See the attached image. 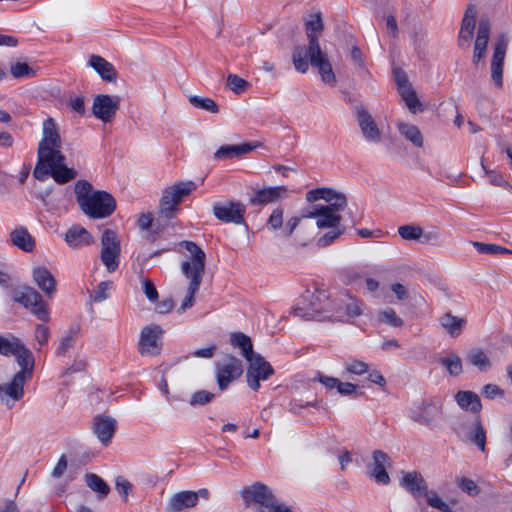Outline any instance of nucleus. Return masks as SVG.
Instances as JSON below:
<instances>
[{
	"mask_svg": "<svg viewBox=\"0 0 512 512\" xmlns=\"http://www.w3.org/2000/svg\"><path fill=\"white\" fill-rule=\"evenodd\" d=\"M62 140L52 118L43 122L42 139L38 144L37 163L33 176L44 181L51 176L58 184H65L77 176L73 168L66 165V157L62 153Z\"/></svg>",
	"mask_w": 512,
	"mask_h": 512,
	"instance_id": "obj_1",
	"label": "nucleus"
},
{
	"mask_svg": "<svg viewBox=\"0 0 512 512\" xmlns=\"http://www.w3.org/2000/svg\"><path fill=\"white\" fill-rule=\"evenodd\" d=\"M75 195L81 210L90 218L101 219L110 216L116 209L114 197L106 191H93L86 180L75 185Z\"/></svg>",
	"mask_w": 512,
	"mask_h": 512,
	"instance_id": "obj_2",
	"label": "nucleus"
},
{
	"mask_svg": "<svg viewBox=\"0 0 512 512\" xmlns=\"http://www.w3.org/2000/svg\"><path fill=\"white\" fill-rule=\"evenodd\" d=\"M180 245L191 255L190 260L183 261L181 271L190 280L187 295L182 301L180 310L185 311L194 305V296L198 292L205 273V252L193 241L184 240Z\"/></svg>",
	"mask_w": 512,
	"mask_h": 512,
	"instance_id": "obj_3",
	"label": "nucleus"
},
{
	"mask_svg": "<svg viewBox=\"0 0 512 512\" xmlns=\"http://www.w3.org/2000/svg\"><path fill=\"white\" fill-rule=\"evenodd\" d=\"M293 64L297 71L301 73L307 72L309 62L316 67L321 75L324 83L333 85L335 83V75L327 55L322 51L320 45L315 42L311 49L304 46H296L292 54Z\"/></svg>",
	"mask_w": 512,
	"mask_h": 512,
	"instance_id": "obj_4",
	"label": "nucleus"
},
{
	"mask_svg": "<svg viewBox=\"0 0 512 512\" xmlns=\"http://www.w3.org/2000/svg\"><path fill=\"white\" fill-rule=\"evenodd\" d=\"M242 498L249 504L258 505L257 512H292L288 507L278 503L271 489L260 482L244 488L241 491Z\"/></svg>",
	"mask_w": 512,
	"mask_h": 512,
	"instance_id": "obj_5",
	"label": "nucleus"
},
{
	"mask_svg": "<svg viewBox=\"0 0 512 512\" xmlns=\"http://www.w3.org/2000/svg\"><path fill=\"white\" fill-rule=\"evenodd\" d=\"M329 295L324 289L306 290L294 308V315L304 320H321Z\"/></svg>",
	"mask_w": 512,
	"mask_h": 512,
	"instance_id": "obj_6",
	"label": "nucleus"
},
{
	"mask_svg": "<svg viewBox=\"0 0 512 512\" xmlns=\"http://www.w3.org/2000/svg\"><path fill=\"white\" fill-rule=\"evenodd\" d=\"M195 188L196 185L192 181L179 182L167 187L160 199V214L168 219L172 218L183 197L189 195Z\"/></svg>",
	"mask_w": 512,
	"mask_h": 512,
	"instance_id": "obj_7",
	"label": "nucleus"
},
{
	"mask_svg": "<svg viewBox=\"0 0 512 512\" xmlns=\"http://www.w3.org/2000/svg\"><path fill=\"white\" fill-rule=\"evenodd\" d=\"M100 259L109 273L117 270L120 263V241L117 233L111 229H105L101 236Z\"/></svg>",
	"mask_w": 512,
	"mask_h": 512,
	"instance_id": "obj_8",
	"label": "nucleus"
},
{
	"mask_svg": "<svg viewBox=\"0 0 512 512\" xmlns=\"http://www.w3.org/2000/svg\"><path fill=\"white\" fill-rule=\"evenodd\" d=\"M163 330L158 325H149L143 328L138 343V351L142 356H157L162 349Z\"/></svg>",
	"mask_w": 512,
	"mask_h": 512,
	"instance_id": "obj_9",
	"label": "nucleus"
},
{
	"mask_svg": "<svg viewBox=\"0 0 512 512\" xmlns=\"http://www.w3.org/2000/svg\"><path fill=\"white\" fill-rule=\"evenodd\" d=\"M249 367L247 369L248 386L257 391L260 387V380H267L273 373L274 369L260 354H256L247 360Z\"/></svg>",
	"mask_w": 512,
	"mask_h": 512,
	"instance_id": "obj_10",
	"label": "nucleus"
},
{
	"mask_svg": "<svg viewBox=\"0 0 512 512\" xmlns=\"http://www.w3.org/2000/svg\"><path fill=\"white\" fill-rule=\"evenodd\" d=\"M306 199L309 202H314L320 199L325 200L327 204L323 206L338 214H340V212L347 206L346 196L343 193L336 192L330 188L323 187L310 190L306 194Z\"/></svg>",
	"mask_w": 512,
	"mask_h": 512,
	"instance_id": "obj_11",
	"label": "nucleus"
},
{
	"mask_svg": "<svg viewBox=\"0 0 512 512\" xmlns=\"http://www.w3.org/2000/svg\"><path fill=\"white\" fill-rule=\"evenodd\" d=\"M509 38L505 34H501L495 43L493 56L491 59V78L498 88L503 87V66Z\"/></svg>",
	"mask_w": 512,
	"mask_h": 512,
	"instance_id": "obj_12",
	"label": "nucleus"
},
{
	"mask_svg": "<svg viewBox=\"0 0 512 512\" xmlns=\"http://www.w3.org/2000/svg\"><path fill=\"white\" fill-rule=\"evenodd\" d=\"M443 414V401L439 397H431L430 401L423 402L420 410H413L411 412V418L425 425L434 426L436 420L439 419Z\"/></svg>",
	"mask_w": 512,
	"mask_h": 512,
	"instance_id": "obj_13",
	"label": "nucleus"
},
{
	"mask_svg": "<svg viewBox=\"0 0 512 512\" xmlns=\"http://www.w3.org/2000/svg\"><path fill=\"white\" fill-rule=\"evenodd\" d=\"M120 105V98L107 94H100L94 98L93 115L104 123L112 121Z\"/></svg>",
	"mask_w": 512,
	"mask_h": 512,
	"instance_id": "obj_14",
	"label": "nucleus"
},
{
	"mask_svg": "<svg viewBox=\"0 0 512 512\" xmlns=\"http://www.w3.org/2000/svg\"><path fill=\"white\" fill-rule=\"evenodd\" d=\"M29 381L14 375L12 379L5 384L0 385V401L8 409H12L15 403L20 401L24 396V386Z\"/></svg>",
	"mask_w": 512,
	"mask_h": 512,
	"instance_id": "obj_15",
	"label": "nucleus"
},
{
	"mask_svg": "<svg viewBox=\"0 0 512 512\" xmlns=\"http://www.w3.org/2000/svg\"><path fill=\"white\" fill-rule=\"evenodd\" d=\"M372 463L367 467L368 475L380 485H387L390 477L386 471L391 466V458L382 450H375L372 453Z\"/></svg>",
	"mask_w": 512,
	"mask_h": 512,
	"instance_id": "obj_16",
	"label": "nucleus"
},
{
	"mask_svg": "<svg viewBox=\"0 0 512 512\" xmlns=\"http://www.w3.org/2000/svg\"><path fill=\"white\" fill-rule=\"evenodd\" d=\"M246 207L241 202L216 203L213 206L214 216L226 223L242 224Z\"/></svg>",
	"mask_w": 512,
	"mask_h": 512,
	"instance_id": "obj_17",
	"label": "nucleus"
},
{
	"mask_svg": "<svg viewBox=\"0 0 512 512\" xmlns=\"http://www.w3.org/2000/svg\"><path fill=\"white\" fill-rule=\"evenodd\" d=\"M242 372V362L235 357H229L226 361L218 363L216 377L219 389L225 390Z\"/></svg>",
	"mask_w": 512,
	"mask_h": 512,
	"instance_id": "obj_18",
	"label": "nucleus"
},
{
	"mask_svg": "<svg viewBox=\"0 0 512 512\" xmlns=\"http://www.w3.org/2000/svg\"><path fill=\"white\" fill-rule=\"evenodd\" d=\"M302 218L316 219V225L319 229L338 228L341 221L340 214L325 208L321 204L313 205L311 209L306 210L302 214Z\"/></svg>",
	"mask_w": 512,
	"mask_h": 512,
	"instance_id": "obj_19",
	"label": "nucleus"
},
{
	"mask_svg": "<svg viewBox=\"0 0 512 512\" xmlns=\"http://www.w3.org/2000/svg\"><path fill=\"white\" fill-rule=\"evenodd\" d=\"M336 312L342 321H349L364 313V303L349 294H343L336 302Z\"/></svg>",
	"mask_w": 512,
	"mask_h": 512,
	"instance_id": "obj_20",
	"label": "nucleus"
},
{
	"mask_svg": "<svg viewBox=\"0 0 512 512\" xmlns=\"http://www.w3.org/2000/svg\"><path fill=\"white\" fill-rule=\"evenodd\" d=\"M356 118L364 138L369 142H380L381 132L371 114L364 107H357Z\"/></svg>",
	"mask_w": 512,
	"mask_h": 512,
	"instance_id": "obj_21",
	"label": "nucleus"
},
{
	"mask_svg": "<svg viewBox=\"0 0 512 512\" xmlns=\"http://www.w3.org/2000/svg\"><path fill=\"white\" fill-rule=\"evenodd\" d=\"M490 36V23L488 20H480L477 29V36L474 43L473 63L477 65L482 62L486 55L487 45Z\"/></svg>",
	"mask_w": 512,
	"mask_h": 512,
	"instance_id": "obj_22",
	"label": "nucleus"
},
{
	"mask_svg": "<svg viewBox=\"0 0 512 512\" xmlns=\"http://www.w3.org/2000/svg\"><path fill=\"white\" fill-rule=\"evenodd\" d=\"M32 278L40 290L48 298H52L56 293L57 282L48 268L45 266H36L32 270Z\"/></svg>",
	"mask_w": 512,
	"mask_h": 512,
	"instance_id": "obj_23",
	"label": "nucleus"
},
{
	"mask_svg": "<svg viewBox=\"0 0 512 512\" xmlns=\"http://www.w3.org/2000/svg\"><path fill=\"white\" fill-rule=\"evenodd\" d=\"M93 431L103 445H108L116 431V420L110 416L94 418Z\"/></svg>",
	"mask_w": 512,
	"mask_h": 512,
	"instance_id": "obj_24",
	"label": "nucleus"
},
{
	"mask_svg": "<svg viewBox=\"0 0 512 512\" xmlns=\"http://www.w3.org/2000/svg\"><path fill=\"white\" fill-rule=\"evenodd\" d=\"M476 13L477 11L475 6L469 5L462 20L458 37V45L461 48H468L470 46L475 29Z\"/></svg>",
	"mask_w": 512,
	"mask_h": 512,
	"instance_id": "obj_25",
	"label": "nucleus"
},
{
	"mask_svg": "<svg viewBox=\"0 0 512 512\" xmlns=\"http://www.w3.org/2000/svg\"><path fill=\"white\" fill-rule=\"evenodd\" d=\"M400 485L409 491L415 498L421 497L427 492V483L418 472H408L403 475Z\"/></svg>",
	"mask_w": 512,
	"mask_h": 512,
	"instance_id": "obj_26",
	"label": "nucleus"
},
{
	"mask_svg": "<svg viewBox=\"0 0 512 512\" xmlns=\"http://www.w3.org/2000/svg\"><path fill=\"white\" fill-rule=\"evenodd\" d=\"M14 357L20 368V370L14 375H19L21 378L30 381L33 377V371L35 367V359L33 353L27 347H25V345H23V347L14 355Z\"/></svg>",
	"mask_w": 512,
	"mask_h": 512,
	"instance_id": "obj_27",
	"label": "nucleus"
},
{
	"mask_svg": "<svg viewBox=\"0 0 512 512\" xmlns=\"http://www.w3.org/2000/svg\"><path fill=\"white\" fill-rule=\"evenodd\" d=\"M65 241L71 248H81L89 246L94 242V239L89 231L85 228L74 225L70 227L65 234Z\"/></svg>",
	"mask_w": 512,
	"mask_h": 512,
	"instance_id": "obj_28",
	"label": "nucleus"
},
{
	"mask_svg": "<svg viewBox=\"0 0 512 512\" xmlns=\"http://www.w3.org/2000/svg\"><path fill=\"white\" fill-rule=\"evenodd\" d=\"M287 191L285 186H273L256 190L254 196L250 199L253 205H266L276 202Z\"/></svg>",
	"mask_w": 512,
	"mask_h": 512,
	"instance_id": "obj_29",
	"label": "nucleus"
},
{
	"mask_svg": "<svg viewBox=\"0 0 512 512\" xmlns=\"http://www.w3.org/2000/svg\"><path fill=\"white\" fill-rule=\"evenodd\" d=\"M254 149L249 143L222 145L214 153V158L217 160H227L240 157L251 152Z\"/></svg>",
	"mask_w": 512,
	"mask_h": 512,
	"instance_id": "obj_30",
	"label": "nucleus"
},
{
	"mask_svg": "<svg viewBox=\"0 0 512 512\" xmlns=\"http://www.w3.org/2000/svg\"><path fill=\"white\" fill-rule=\"evenodd\" d=\"M196 505L194 491L186 490L174 494L169 500L167 509L171 512H179L184 508H192Z\"/></svg>",
	"mask_w": 512,
	"mask_h": 512,
	"instance_id": "obj_31",
	"label": "nucleus"
},
{
	"mask_svg": "<svg viewBox=\"0 0 512 512\" xmlns=\"http://www.w3.org/2000/svg\"><path fill=\"white\" fill-rule=\"evenodd\" d=\"M91 66L104 81L112 82L117 78L115 68L106 59L98 55H92L89 59Z\"/></svg>",
	"mask_w": 512,
	"mask_h": 512,
	"instance_id": "obj_32",
	"label": "nucleus"
},
{
	"mask_svg": "<svg viewBox=\"0 0 512 512\" xmlns=\"http://www.w3.org/2000/svg\"><path fill=\"white\" fill-rule=\"evenodd\" d=\"M455 400L461 409L472 413H478L482 408L479 396L472 391H458L455 395Z\"/></svg>",
	"mask_w": 512,
	"mask_h": 512,
	"instance_id": "obj_33",
	"label": "nucleus"
},
{
	"mask_svg": "<svg viewBox=\"0 0 512 512\" xmlns=\"http://www.w3.org/2000/svg\"><path fill=\"white\" fill-rule=\"evenodd\" d=\"M10 239L13 245L25 252H32L35 247L34 238L23 226L15 228L10 233Z\"/></svg>",
	"mask_w": 512,
	"mask_h": 512,
	"instance_id": "obj_34",
	"label": "nucleus"
},
{
	"mask_svg": "<svg viewBox=\"0 0 512 512\" xmlns=\"http://www.w3.org/2000/svg\"><path fill=\"white\" fill-rule=\"evenodd\" d=\"M441 327L451 336L458 337L466 324V320L446 312L439 318Z\"/></svg>",
	"mask_w": 512,
	"mask_h": 512,
	"instance_id": "obj_35",
	"label": "nucleus"
},
{
	"mask_svg": "<svg viewBox=\"0 0 512 512\" xmlns=\"http://www.w3.org/2000/svg\"><path fill=\"white\" fill-rule=\"evenodd\" d=\"M305 26L306 35L309 41L308 47L306 49H311L313 42L319 45V40L316 33H320L324 28L321 13H316L313 15L311 19L306 22Z\"/></svg>",
	"mask_w": 512,
	"mask_h": 512,
	"instance_id": "obj_36",
	"label": "nucleus"
},
{
	"mask_svg": "<svg viewBox=\"0 0 512 512\" xmlns=\"http://www.w3.org/2000/svg\"><path fill=\"white\" fill-rule=\"evenodd\" d=\"M399 132L406 140L410 141L416 147L423 146V136L416 125L410 123H398L397 125Z\"/></svg>",
	"mask_w": 512,
	"mask_h": 512,
	"instance_id": "obj_37",
	"label": "nucleus"
},
{
	"mask_svg": "<svg viewBox=\"0 0 512 512\" xmlns=\"http://www.w3.org/2000/svg\"><path fill=\"white\" fill-rule=\"evenodd\" d=\"M86 485L94 492L98 494L100 499L105 498L109 492L110 488L107 483L97 474L87 473L85 475Z\"/></svg>",
	"mask_w": 512,
	"mask_h": 512,
	"instance_id": "obj_38",
	"label": "nucleus"
},
{
	"mask_svg": "<svg viewBox=\"0 0 512 512\" xmlns=\"http://www.w3.org/2000/svg\"><path fill=\"white\" fill-rule=\"evenodd\" d=\"M78 337V332L76 329L68 330L60 339L59 345L55 351L57 357L66 356L71 349H73L75 342Z\"/></svg>",
	"mask_w": 512,
	"mask_h": 512,
	"instance_id": "obj_39",
	"label": "nucleus"
},
{
	"mask_svg": "<svg viewBox=\"0 0 512 512\" xmlns=\"http://www.w3.org/2000/svg\"><path fill=\"white\" fill-rule=\"evenodd\" d=\"M231 344L234 347H239L242 350V355L245 357L246 360L256 355V353L253 352L251 339L243 333L232 334Z\"/></svg>",
	"mask_w": 512,
	"mask_h": 512,
	"instance_id": "obj_40",
	"label": "nucleus"
},
{
	"mask_svg": "<svg viewBox=\"0 0 512 512\" xmlns=\"http://www.w3.org/2000/svg\"><path fill=\"white\" fill-rule=\"evenodd\" d=\"M467 358L469 362L480 371H486L491 367L488 356L481 349H471L467 354Z\"/></svg>",
	"mask_w": 512,
	"mask_h": 512,
	"instance_id": "obj_41",
	"label": "nucleus"
},
{
	"mask_svg": "<svg viewBox=\"0 0 512 512\" xmlns=\"http://www.w3.org/2000/svg\"><path fill=\"white\" fill-rule=\"evenodd\" d=\"M23 343L15 337L6 338L0 336V353L5 356H14L23 347Z\"/></svg>",
	"mask_w": 512,
	"mask_h": 512,
	"instance_id": "obj_42",
	"label": "nucleus"
},
{
	"mask_svg": "<svg viewBox=\"0 0 512 512\" xmlns=\"http://www.w3.org/2000/svg\"><path fill=\"white\" fill-rule=\"evenodd\" d=\"M189 102L196 108L208 111L210 113H218L219 107L216 102L209 97H201V96H190Z\"/></svg>",
	"mask_w": 512,
	"mask_h": 512,
	"instance_id": "obj_43",
	"label": "nucleus"
},
{
	"mask_svg": "<svg viewBox=\"0 0 512 512\" xmlns=\"http://www.w3.org/2000/svg\"><path fill=\"white\" fill-rule=\"evenodd\" d=\"M41 298V294L34 288L24 287L20 292L17 293L15 300L26 307L35 301H40Z\"/></svg>",
	"mask_w": 512,
	"mask_h": 512,
	"instance_id": "obj_44",
	"label": "nucleus"
},
{
	"mask_svg": "<svg viewBox=\"0 0 512 512\" xmlns=\"http://www.w3.org/2000/svg\"><path fill=\"white\" fill-rule=\"evenodd\" d=\"M10 73L16 78H31L36 75V71L27 63L16 61L10 65Z\"/></svg>",
	"mask_w": 512,
	"mask_h": 512,
	"instance_id": "obj_45",
	"label": "nucleus"
},
{
	"mask_svg": "<svg viewBox=\"0 0 512 512\" xmlns=\"http://www.w3.org/2000/svg\"><path fill=\"white\" fill-rule=\"evenodd\" d=\"M469 440L474 443L482 452L485 451L486 432L479 420L475 422L474 431L469 434Z\"/></svg>",
	"mask_w": 512,
	"mask_h": 512,
	"instance_id": "obj_46",
	"label": "nucleus"
},
{
	"mask_svg": "<svg viewBox=\"0 0 512 512\" xmlns=\"http://www.w3.org/2000/svg\"><path fill=\"white\" fill-rule=\"evenodd\" d=\"M441 364L452 376H458L462 372V361L457 354L451 353L449 356L441 360Z\"/></svg>",
	"mask_w": 512,
	"mask_h": 512,
	"instance_id": "obj_47",
	"label": "nucleus"
},
{
	"mask_svg": "<svg viewBox=\"0 0 512 512\" xmlns=\"http://www.w3.org/2000/svg\"><path fill=\"white\" fill-rule=\"evenodd\" d=\"M25 308H27L40 321L48 322L50 320L47 304L43 300V297L41 298L40 301H35L31 303V305L26 306Z\"/></svg>",
	"mask_w": 512,
	"mask_h": 512,
	"instance_id": "obj_48",
	"label": "nucleus"
},
{
	"mask_svg": "<svg viewBox=\"0 0 512 512\" xmlns=\"http://www.w3.org/2000/svg\"><path fill=\"white\" fill-rule=\"evenodd\" d=\"M423 229L415 225H402L398 228V234L404 240H419L423 236Z\"/></svg>",
	"mask_w": 512,
	"mask_h": 512,
	"instance_id": "obj_49",
	"label": "nucleus"
},
{
	"mask_svg": "<svg viewBox=\"0 0 512 512\" xmlns=\"http://www.w3.org/2000/svg\"><path fill=\"white\" fill-rule=\"evenodd\" d=\"M345 371L354 375H364L369 372V365L363 361L351 359L344 364Z\"/></svg>",
	"mask_w": 512,
	"mask_h": 512,
	"instance_id": "obj_50",
	"label": "nucleus"
},
{
	"mask_svg": "<svg viewBox=\"0 0 512 512\" xmlns=\"http://www.w3.org/2000/svg\"><path fill=\"white\" fill-rule=\"evenodd\" d=\"M472 244L480 254L495 255L500 253H511L507 248L496 244H486L482 242H473Z\"/></svg>",
	"mask_w": 512,
	"mask_h": 512,
	"instance_id": "obj_51",
	"label": "nucleus"
},
{
	"mask_svg": "<svg viewBox=\"0 0 512 512\" xmlns=\"http://www.w3.org/2000/svg\"><path fill=\"white\" fill-rule=\"evenodd\" d=\"M228 87L236 94H241L247 90L250 84L235 74H229L227 77Z\"/></svg>",
	"mask_w": 512,
	"mask_h": 512,
	"instance_id": "obj_52",
	"label": "nucleus"
},
{
	"mask_svg": "<svg viewBox=\"0 0 512 512\" xmlns=\"http://www.w3.org/2000/svg\"><path fill=\"white\" fill-rule=\"evenodd\" d=\"M379 316L381 321L389 326L400 327L403 325V320L391 308L380 311Z\"/></svg>",
	"mask_w": 512,
	"mask_h": 512,
	"instance_id": "obj_53",
	"label": "nucleus"
},
{
	"mask_svg": "<svg viewBox=\"0 0 512 512\" xmlns=\"http://www.w3.org/2000/svg\"><path fill=\"white\" fill-rule=\"evenodd\" d=\"M214 398V394L205 390H199L192 394L190 398V405L200 406L211 402Z\"/></svg>",
	"mask_w": 512,
	"mask_h": 512,
	"instance_id": "obj_54",
	"label": "nucleus"
},
{
	"mask_svg": "<svg viewBox=\"0 0 512 512\" xmlns=\"http://www.w3.org/2000/svg\"><path fill=\"white\" fill-rule=\"evenodd\" d=\"M112 287L111 281L100 282L94 292L93 301L102 302L109 297V290Z\"/></svg>",
	"mask_w": 512,
	"mask_h": 512,
	"instance_id": "obj_55",
	"label": "nucleus"
},
{
	"mask_svg": "<svg viewBox=\"0 0 512 512\" xmlns=\"http://www.w3.org/2000/svg\"><path fill=\"white\" fill-rule=\"evenodd\" d=\"M427 498V503L433 508L440 510L441 512L446 511L448 508V504L444 502L436 492H429L427 490L426 494H424Z\"/></svg>",
	"mask_w": 512,
	"mask_h": 512,
	"instance_id": "obj_56",
	"label": "nucleus"
},
{
	"mask_svg": "<svg viewBox=\"0 0 512 512\" xmlns=\"http://www.w3.org/2000/svg\"><path fill=\"white\" fill-rule=\"evenodd\" d=\"M458 485L463 492L471 496H476L480 491L477 484L472 479L466 477L460 478L458 480Z\"/></svg>",
	"mask_w": 512,
	"mask_h": 512,
	"instance_id": "obj_57",
	"label": "nucleus"
},
{
	"mask_svg": "<svg viewBox=\"0 0 512 512\" xmlns=\"http://www.w3.org/2000/svg\"><path fill=\"white\" fill-rule=\"evenodd\" d=\"M115 486L118 493L123 497L126 502L129 492L132 489V484L123 476H118L115 480Z\"/></svg>",
	"mask_w": 512,
	"mask_h": 512,
	"instance_id": "obj_58",
	"label": "nucleus"
},
{
	"mask_svg": "<svg viewBox=\"0 0 512 512\" xmlns=\"http://www.w3.org/2000/svg\"><path fill=\"white\" fill-rule=\"evenodd\" d=\"M267 225L272 230H277L283 225V210L276 208L268 218Z\"/></svg>",
	"mask_w": 512,
	"mask_h": 512,
	"instance_id": "obj_59",
	"label": "nucleus"
},
{
	"mask_svg": "<svg viewBox=\"0 0 512 512\" xmlns=\"http://www.w3.org/2000/svg\"><path fill=\"white\" fill-rule=\"evenodd\" d=\"M50 337V330L47 326L38 324L35 327V339L39 343V345L47 344Z\"/></svg>",
	"mask_w": 512,
	"mask_h": 512,
	"instance_id": "obj_60",
	"label": "nucleus"
},
{
	"mask_svg": "<svg viewBox=\"0 0 512 512\" xmlns=\"http://www.w3.org/2000/svg\"><path fill=\"white\" fill-rule=\"evenodd\" d=\"M482 394L488 399L503 397L504 391L496 384H486L482 388Z\"/></svg>",
	"mask_w": 512,
	"mask_h": 512,
	"instance_id": "obj_61",
	"label": "nucleus"
},
{
	"mask_svg": "<svg viewBox=\"0 0 512 512\" xmlns=\"http://www.w3.org/2000/svg\"><path fill=\"white\" fill-rule=\"evenodd\" d=\"M342 233L343 229H340L339 227L335 228L332 231H329L325 233L322 237H320L318 240V245L322 247L328 246Z\"/></svg>",
	"mask_w": 512,
	"mask_h": 512,
	"instance_id": "obj_62",
	"label": "nucleus"
},
{
	"mask_svg": "<svg viewBox=\"0 0 512 512\" xmlns=\"http://www.w3.org/2000/svg\"><path fill=\"white\" fill-rule=\"evenodd\" d=\"M70 108L80 115L85 114V102L83 96L70 97L69 99Z\"/></svg>",
	"mask_w": 512,
	"mask_h": 512,
	"instance_id": "obj_63",
	"label": "nucleus"
},
{
	"mask_svg": "<svg viewBox=\"0 0 512 512\" xmlns=\"http://www.w3.org/2000/svg\"><path fill=\"white\" fill-rule=\"evenodd\" d=\"M336 389L338 393L341 394L342 396H349L354 393H357L358 386L350 382H341L339 380Z\"/></svg>",
	"mask_w": 512,
	"mask_h": 512,
	"instance_id": "obj_64",
	"label": "nucleus"
}]
</instances>
